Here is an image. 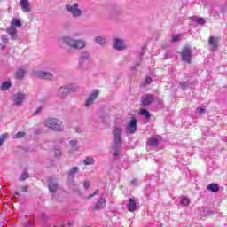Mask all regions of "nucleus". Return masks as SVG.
I'll use <instances>...</instances> for the list:
<instances>
[{
  "label": "nucleus",
  "instance_id": "f257e3e1",
  "mask_svg": "<svg viewBox=\"0 0 227 227\" xmlns=\"http://www.w3.org/2000/svg\"><path fill=\"white\" fill-rule=\"evenodd\" d=\"M121 132L122 130L120 127H116L113 131L114 141L112 145V150L114 159H117L120 156V152H121V145L123 143Z\"/></svg>",
  "mask_w": 227,
  "mask_h": 227
},
{
  "label": "nucleus",
  "instance_id": "f03ea898",
  "mask_svg": "<svg viewBox=\"0 0 227 227\" xmlns=\"http://www.w3.org/2000/svg\"><path fill=\"white\" fill-rule=\"evenodd\" d=\"M63 43L71 47V49L81 50L86 47V42L84 40H75L72 37H64L62 38Z\"/></svg>",
  "mask_w": 227,
  "mask_h": 227
},
{
  "label": "nucleus",
  "instance_id": "7ed1b4c3",
  "mask_svg": "<svg viewBox=\"0 0 227 227\" xmlns=\"http://www.w3.org/2000/svg\"><path fill=\"white\" fill-rule=\"evenodd\" d=\"M76 91H79V87L72 83L67 86L60 87L57 91V95L59 98H65V97L70 95V93H75Z\"/></svg>",
  "mask_w": 227,
  "mask_h": 227
},
{
  "label": "nucleus",
  "instance_id": "20e7f679",
  "mask_svg": "<svg viewBox=\"0 0 227 227\" xmlns=\"http://www.w3.org/2000/svg\"><path fill=\"white\" fill-rule=\"evenodd\" d=\"M44 125L45 127H47L51 130H54L55 132H61V130H63V124L61 123V121L54 117H49L45 121Z\"/></svg>",
  "mask_w": 227,
  "mask_h": 227
},
{
  "label": "nucleus",
  "instance_id": "39448f33",
  "mask_svg": "<svg viewBox=\"0 0 227 227\" xmlns=\"http://www.w3.org/2000/svg\"><path fill=\"white\" fill-rule=\"evenodd\" d=\"M65 10L68 12V13H71L74 19L77 17H82V10L79 8V4L77 3H74L72 5L67 4L65 6Z\"/></svg>",
  "mask_w": 227,
  "mask_h": 227
},
{
  "label": "nucleus",
  "instance_id": "423d86ee",
  "mask_svg": "<svg viewBox=\"0 0 227 227\" xmlns=\"http://www.w3.org/2000/svg\"><path fill=\"white\" fill-rule=\"evenodd\" d=\"M59 188V184H58V179L56 177H50L48 182V189L50 192L52 194H56L58 189Z\"/></svg>",
  "mask_w": 227,
  "mask_h": 227
},
{
  "label": "nucleus",
  "instance_id": "0eeeda50",
  "mask_svg": "<svg viewBox=\"0 0 227 227\" xmlns=\"http://www.w3.org/2000/svg\"><path fill=\"white\" fill-rule=\"evenodd\" d=\"M136 130H137V119L133 117L126 127V132H129V134H136Z\"/></svg>",
  "mask_w": 227,
  "mask_h": 227
},
{
  "label": "nucleus",
  "instance_id": "6e6552de",
  "mask_svg": "<svg viewBox=\"0 0 227 227\" xmlns=\"http://www.w3.org/2000/svg\"><path fill=\"white\" fill-rule=\"evenodd\" d=\"M114 49H115V51H125V49H127V45H125V43L123 42L122 39L120 38H114Z\"/></svg>",
  "mask_w": 227,
  "mask_h": 227
},
{
  "label": "nucleus",
  "instance_id": "1a4fd4ad",
  "mask_svg": "<svg viewBox=\"0 0 227 227\" xmlns=\"http://www.w3.org/2000/svg\"><path fill=\"white\" fill-rule=\"evenodd\" d=\"M35 75L39 79H44L46 81H52L54 79V74L45 71H36Z\"/></svg>",
  "mask_w": 227,
  "mask_h": 227
},
{
  "label": "nucleus",
  "instance_id": "9d476101",
  "mask_svg": "<svg viewBox=\"0 0 227 227\" xmlns=\"http://www.w3.org/2000/svg\"><path fill=\"white\" fill-rule=\"evenodd\" d=\"M20 6L24 13H30L31 10H33L29 0H20Z\"/></svg>",
  "mask_w": 227,
  "mask_h": 227
},
{
  "label": "nucleus",
  "instance_id": "9b49d317",
  "mask_svg": "<svg viewBox=\"0 0 227 227\" xmlns=\"http://www.w3.org/2000/svg\"><path fill=\"white\" fill-rule=\"evenodd\" d=\"M98 93H99L98 90H95L92 93L90 94V96L87 98L85 101V107H90V106L93 104V101L95 100V98L98 97Z\"/></svg>",
  "mask_w": 227,
  "mask_h": 227
},
{
  "label": "nucleus",
  "instance_id": "f8f14e48",
  "mask_svg": "<svg viewBox=\"0 0 227 227\" xmlns=\"http://www.w3.org/2000/svg\"><path fill=\"white\" fill-rule=\"evenodd\" d=\"M192 54V51H191V48L186 47L182 51V59L183 61H187L189 64H191V56Z\"/></svg>",
  "mask_w": 227,
  "mask_h": 227
},
{
  "label": "nucleus",
  "instance_id": "ddd939ff",
  "mask_svg": "<svg viewBox=\"0 0 227 227\" xmlns=\"http://www.w3.org/2000/svg\"><path fill=\"white\" fill-rule=\"evenodd\" d=\"M208 45L211 47V51H217V47H219V38L210 36L208 39Z\"/></svg>",
  "mask_w": 227,
  "mask_h": 227
},
{
  "label": "nucleus",
  "instance_id": "4468645a",
  "mask_svg": "<svg viewBox=\"0 0 227 227\" xmlns=\"http://www.w3.org/2000/svg\"><path fill=\"white\" fill-rule=\"evenodd\" d=\"M154 100L155 96L152 94H146L141 98V104H143V106H150V104H152V102H153Z\"/></svg>",
  "mask_w": 227,
  "mask_h": 227
},
{
  "label": "nucleus",
  "instance_id": "2eb2a0df",
  "mask_svg": "<svg viewBox=\"0 0 227 227\" xmlns=\"http://www.w3.org/2000/svg\"><path fill=\"white\" fill-rule=\"evenodd\" d=\"M91 59V55L90 54L89 51H82L81 53L80 59H79V63L80 65H84V63H88Z\"/></svg>",
  "mask_w": 227,
  "mask_h": 227
},
{
  "label": "nucleus",
  "instance_id": "dca6fc26",
  "mask_svg": "<svg viewBox=\"0 0 227 227\" xmlns=\"http://www.w3.org/2000/svg\"><path fill=\"white\" fill-rule=\"evenodd\" d=\"M6 33H7V35H9V36H11V40H17L18 32H17V28H15V27L10 26L6 29Z\"/></svg>",
  "mask_w": 227,
  "mask_h": 227
},
{
  "label": "nucleus",
  "instance_id": "f3484780",
  "mask_svg": "<svg viewBox=\"0 0 227 227\" xmlns=\"http://www.w3.org/2000/svg\"><path fill=\"white\" fill-rule=\"evenodd\" d=\"M127 208L129 212H136V210H137V202H136V200L129 199L127 204Z\"/></svg>",
  "mask_w": 227,
  "mask_h": 227
},
{
  "label": "nucleus",
  "instance_id": "a211bd4d",
  "mask_svg": "<svg viewBox=\"0 0 227 227\" xmlns=\"http://www.w3.org/2000/svg\"><path fill=\"white\" fill-rule=\"evenodd\" d=\"M26 99V94L20 92L15 95V98L13 99V102L16 106H20L22 102Z\"/></svg>",
  "mask_w": 227,
  "mask_h": 227
},
{
  "label": "nucleus",
  "instance_id": "6ab92c4d",
  "mask_svg": "<svg viewBox=\"0 0 227 227\" xmlns=\"http://www.w3.org/2000/svg\"><path fill=\"white\" fill-rule=\"evenodd\" d=\"M94 208L95 210H102L106 208V198H100Z\"/></svg>",
  "mask_w": 227,
  "mask_h": 227
},
{
  "label": "nucleus",
  "instance_id": "aec40b11",
  "mask_svg": "<svg viewBox=\"0 0 227 227\" xmlns=\"http://www.w3.org/2000/svg\"><path fill=\"white\" fill-rule=\"evenodd\" d=\"M148 146L157 147L159 146V139L157 137H151L147 140Z\"/></svg>",
  "mask_w": 227,
  "mask_h": 227
},
{
  "label": "nucleus",
  "instance_id": "412c9836",
  "mask_svg": "<svg viewBox=\"0 0 227 227\" xmlns=\"http://www.w3.org/2000/svg\"><path fill=\"white\" fill-rule=\"evenodd\" d=\"M79 173V168L78 167H73L71 169L68 170L67 175L71 178H74L75 175Z\"/></svg>",
  "mask_w": 227,
  "mask_h": 227
},
{
  "label": "nucleus",
  "instance_id": "4be33fe9",
  "mask_svg": "<svg viewBox=\"0 0 227 227\" xmlns=\"http://www.w3.org/2000/svg\"><path fill=\"white\" fill-rule=\"evenodd\" d=\"M207 191L211 192H217L219 191V184H210L207 187Z\"/></svg>",
  "mask_w": 227,
  "mask_h": 227
},
{
  "label": "nucleus",
  "instance_id": "5701e85b",
  "mask_svg": "<svg viewBox=\"0 0 227 227\" xmlns=\"http://www.w3.org/2000/svg\"><path fill=\"white\" fill-rule=\"evenodd\" d=\"M10 88H12L11 82H4L0 86L1 91H8V90H10Z\"/></svg>",
  "mask_w": 227,
  "mask_h": 227
},
{
  "label": "nucleus",
  "instance_id": "b1692460",
  "mask_svg": "<svg viewBox=\"0 0 227 227\" xmlns=\"http://www.w3.org/2000/svg\"><path fill=\"white\" fill-rule=\"evenodd\" d=\"M95 42L98 45H106V43H107V39H106V37L99 35L95 38Z\"/></svg>",
  "mask_w": 227,
  "mask_h": 227
},
{
  "label": "nucleus",
  "instance_id": "393cba45",
  "mask_svg": "<svg viewBox=\"0 0 227 227\" xmlns=\"http://www.w3.org/2000/svg\"><path fill=\"white\" fill-rule=\"evenodd\" d=\"M11 26H12V27H22V22L20 21L19 19H12L11 21Z\"/></svg>",
  "mask_w": 227,
  "mask_h": 227
},
{
  "label": "nucleus",
  "instance_id": "a878e982",
  "mask_svg": "<svg viewBox=\"0 0 227 227\" xmlns=\"http://www.w3.org/2000/svg\"><path fill=\"white\" fill-rule=\"evenodd\" d=\"M24 75H26V70L24 69H19L16 72V79H18L19 81H20V79H24Z\"/></svg>",
  "mask_w": 227,
  "mask_h": 227
},
{
  "label": "nucleus",
  "instance_id": "bb28decb",
  "mask_svg": "<svg viewBox=\"0 0 227 227\" xmlns=\"http://www.w3.org/2000/svg\"><path fill=\"white\" fill-rule=\"evenodd\" d=\"M140 114L142 116H145V120H150V118H152V114H150V112L145 108L140 110Z\"/></svg>",
  "mask_w": 227,
  "mask_h": 227
},
{
  "label": "nucleus",
  "instance_id": "cd10ccee",
  "mask_svg": "<svg viewBox=\"0 0 227 227\" xmlns=\"http://www.w3.org/2000/svg\"><path fill=\"white\" fill-rule=\"evenodd\" d=\"M83 164H85V166H91V164H95V159L91 157H87L84 160Z\"/></svg>",
  "mask_w": 227,
  "mask_h": 227
},
{
  "label": "nucleus",
  "instance_id": "c85d7f7f",
  "mask_svg": "<svg viewBox=\"0 0 227 227\" xmlns=\"http://www.w3.org/2000/svg\"><path fill=\"white\" fill-rule=\"evenodd\" d=\"M27 178H29V174H27V172H25L20 176L19 180L20 182H24V180H27Z\"/></svg>",
  "mask_w": 227,
  "mask_h": 227
},
{
  "label": "nucleus",
  "instance_id": "c756f323",
  "mask_svg": "<svg viewBox=\"0 0 227 227\" xmlns=\"http://www.w3.org/2000/svg\"><path fill=\"white\" fill-rule=\"evenodd\" d=\"M7 137H8V133H4L0 136V146H3V143L6 141Z\"/></svg>",
  "mask_w": 227,
  "mask_h": 227
},
{
  "label": "nucleus",
  "instance_id": "7c9ffc66",
  "mask_svg": "<svg viewBox=\"0 0 227 227\" xmlns=\"http://www.w3.org/2000/svg\"><path fill=\"white\" fill-rule=\"evenodd\" d=\"M181 205H184V207H189V199L187 197H184L183 199H181L180 201Z\"/></svg>",
  "mask_w": 227,
  "mask_h": 227
},
{
  "label": "nucleus",
  "instance_id": "2f4dec72",
  "mask_svg": "<svg viewBox=\"0 0 227 227\" xmlns=\"http://www.w3.org/2000/svg\"><path fill=\"white\" fill-rule=\"evenodd\" d=\"M98 194H100V190L96 189V190L94 191V193L90 194V195L88 196V200H91V198H95V196H98Z\"/></svg>",
  "mask_w": 227,
  "mask_h": 227
},
{
  "label": "nucleus",
  "instance_id": "473e14b6",
  "mask_svg": "<svg viewBox=\"0 0 227 227\" xmlns=\"http://www.w3.org/2000/svg\"><path fill=\"white\" fill-rule=\"evenodd\" d=\"M22 137H26V132L16 133L15 139H21Z\"/></svg>",
  "mask_w": 227,
  "mask_h": 227
},
{
  "label": "nucleus",
  "instance_id": "72a5a7b5",
  "mask_svg": "<svg viewBox=\"0 0 227 227\" xmlns=\"http://www.w3.org/2000/svg\"><path fill=\"white\" fill-rule=\"evenodd\" d=\"M194 22H196V24H200V26H203L205 24V19L198 18L194 20Z\"/></svg>",
  "mask_w": 227,
  "mask_h": 227
},
{
  "label": "nucleus",
  "instance_id": "f704fd0d",
  "mask_svg": "<svg viewBox=\"0 0 227 227\" xmlns=\"http://www.w3.org/2000/svg\"><path fill=\"white\" fill-rule=\"evenodd\" d=\"M180 88H182V90H187V88H189V82H183L180 83Z\"/></svg>",
  "mask_w": 227,
  "mask_h": 227
},
{
  "label": "nucleus",
  "instance_id": "c9c22d12",
  "mask_svg": "<svg viewBox=\"0 0 227 227\" xmlns=\"http://www.w3.org/2000/svg\"><path fill=\"white\" fill-rule=\"evenodd\" d=\"M20 191L21 192H29V186L27 185L20 186Z\"/></svg>",
  "mask_w": 227,
  "mask_h": 227
},
{
  "label": "nucleus",
  "instance_id": "e433bc0d",
  "mask_svg": "<svg viewBox=\"0 0 227 227\" xmlns=\"http://www.w3.org/2000/svg\"><path fill=\"white\" fill-rule=\"evenodd\" d=\"M43 111V106H39L36 108V110L34 112V116H36L38 114H41V113Z\"/></svg>",
  "mask_w": 227,
  "mask_h": 227
},
{
  "label": "nucleus",
  "instance_id": "4c0bfd02",
  "mask_svg": "<svg viewBox=\"0 0 227 227\" xmlns=\"http://www.w3.org/2000/svg\"><path fill=\"white\" fill-rule=\"evenodd\" d=\"M62 154H63V153L61 152V149L57 148V149L54 150L55 157H61Z\"/></svg>",
  "mask_w": 227,
  "mask_h": 227
},
{
  "label": "nucleus",
  "instance_id": "58836bf2",
  "mask_svg": "<svg viewBox=\"0 0 227 227\" xmlns=\"http://www.w3.org/2000/svg\"><path fill=\"white\" fill-rule=\"evenodd\" d=\"M83 187L86 191H88V189H90V187H91V183H90V181L85 180L83 183Z\"/></svg>",
  "mask_w": 227,
  "mask_h": 227
},
{
  "label": "nucleus",
  "instance_id": "ea45409f",
  "mask_svg": "<svg viewBox=\"0 0 227 227\" xmlns=\"http://www.w3.org/2000/svg\"><path fill=\"white\" fill-rule=\"evenodd\" d=\"M207 110H205V108H202L201 106H199L196 110V113H199V114H205Z\"/></svg>",
  "mask_w": 227,
  "mask_h": 227
},
{
  "label": "nucleus",
  "instance_id": "a19ab883",
  "mask_svg": "<svg viewBox=\"0 0 227 227\" xmlns=\"http://www.w3.org/2000/svg\"><path fill=\"white\" fill-rule=\"evenodd\" d=\"M1 41L3 42V43H8L9 42L8 36L6 35H2Z\"/></svg>",
  "mask_w": 227,
  "mask_h": 227
},
{
  "label": "nucleus",
  "instance_id": "79ce46f5",
  "mask_svg": "<svg viewBox=\"0 0 227 227\" xmlns=\"http://www.w3.org/2000/svg\"><path fill=\"white\" fill-rule=\"evenodd\" d=\"M180 40V34H177L174 36H172V42L175 43V42H179Z\"/></svg>",
  "mask_w": 227,
  "mask_h": 227
},
{
  "label": "nucleus",
  "instance_id": "37998d69",
  "mask_svg": "<svg viewBox=\"0 0 227 227\" xmlns=\"http://www.w3.org/2000/svg\"><path fill=\"white\" fill-rule=\"evenodd\" d=\"M143 61V59H141V57L138 59V62L135 67H131V70H136V68H137V67H139V65H141V62Z\"/></svg>",
  "mask_w": 227,
  "mask_h": 227
},
{
  "label": "nucleus",
  "instance_id": "c03bdc74",
  "mask_svg": "<svg viewBox=\"0 0 227 227\" xmlns=\"http://www.w3.org/2000/svg\"><path fill=\"white\" fill-rule=\"evenodd\" d=\"M70 145L73 148L77 146V140H71Z\"/></svg>",
  "mask_w": 227,
  "mask_h": 227
},
{
  "label": "nucleus",
  "instance_id": "a18cd8bd",
  "mask_svg": "<svg viewBox=\"0 0 227 227\" xmlns=\"http://www.w3.org/2000/svg\"><path fill=\"white\" fill-rule=\"evenodd\" d=\"M145 84H152V77L148 76L145 78Z\"/></svg>",
  "mask_w": 227,
  "mask_h": 227
},
{
  "label": "nucleus",
  "instance_id": "49530a36",
  "mask_svg": "<svg viewBox=\"0 0 227 227\" xmlns=\"http://www.w3.org/2000/svg\"><path fill=\"white\" fill-rule=\"evenodd\" d=\"M13 198H15L16 200H19V198H20V193H19V192H14Z\"/></svg>",
  "mask_w": 227,
  "mask_h": 227
},
{
  "label": "nucleus",
  "instance_id": "de8ad7c7",
  "mask_svg": "<svg viewBox=\"0 0 227 227\" xmlns=\"http://www.w3.org/2000/svg\"><path fill=\"white\" fill-rule=\"evenodd\" d=\"M34 134H35V135H40V134H42V129H35V130L34 131Z\"/></svg>",
  "mask_w": 227,
  "mask_h": 227
},
{
  "label": "nucleus",
  "instance_id": "09e8293b",
  "mask_svg": "<svg viewBox=\"0 0 227 227\" xmlns=\"http://www.w3.org/2000/svg\"><path fill=\"white\" fill-rule=\"evenodd\" d=\"M130 184H131L132 185H137V179H133V180L130 182Z\"/></svg>",
  "mask_w": 227,
  "mask_h": 227
},
{
  "label": "nucleus",
  "instance_id": "8fccbe9b",
  "mask_svg": "<svg viewBox=\"0 0 227 227\" xmlns=\"http://www.w3.org/2000/svg\"><path fill=\"white\" fill-rule=\"evenodd\" d=\"M146 51V49H145V47L142 48V53L140 56H143V54H145V52Z\"/></svg>",
  "mask_w": 227,
  "mask_h": 227
},
{
  "label": "nucleus",
  "instance_id": "3c124183",
  "mask_svg": "<svg viewBox=\"0 0 227 227\" xmlns=\"http://www.w3.org/2000/svg\"><path fill=\"white\" fill-rule=\"evenodd\" d=\"M68 226H72V224H71V223H68Z\"/></svg>",
  "mask_w": 227,
  "mask_h": 227
}]
</instances>
